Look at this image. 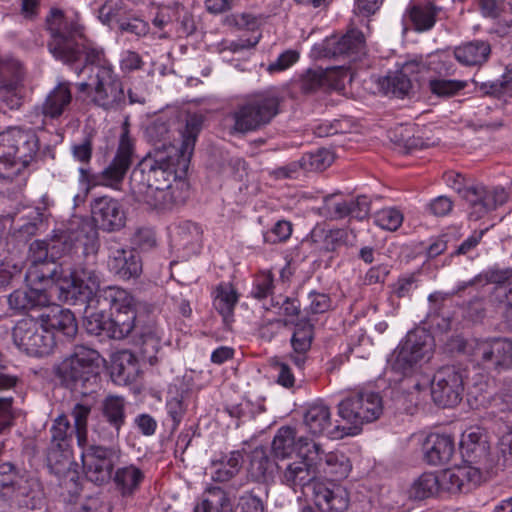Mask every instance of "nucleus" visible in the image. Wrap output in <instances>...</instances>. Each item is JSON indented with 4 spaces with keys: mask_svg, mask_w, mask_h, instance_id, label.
I'll list each match as a JSON object with an SVG mask.
<instances>
[{
    "mask_svg": "<svg viewBox=\"0 0 512 512\" xmlns=\"http://www.w3.org/2000/svg\"><path fill=\"white\" fill-rule=\"evenodd\" d=\"M50 34L48 49L58 60L74 64L84 55V65L75 71L79 75L84 70L90 73L91 83L76 85L79 92H87L91 103L106 111H117L126 104L123 84L114 72L103 48L84 43V26L77 16H66L57 8H52L46 18Z\"/></svg>",
    "mask_w": 512,
    "mask_h": 512,
    "instance_id": "nucleus-1",
    "label": "nucleus"
},
{
    "mask_svg": "<svg viewBox=\"0 0 512 512\" xmlns=\"http://www.w3.org/2000/svg\"><path fill=\"white\" fill-rule=\"evenodd\" d=\"M202 125V115H189L181 131L179 148L172 146L166 152L158 151L154 157L140 163L129 183L135 201L162 210L185 203L189 197V184L182 175L188 169Z\"/></svg>",
    "mask_w": 512,
    "mask_h": 512,
    "instance_id": "nucleus-2",
    "label": "nucleus"
},
{
    "mask_svg": "<svg viewBox=\"0 0 512 512\" xmlns=\"http://www.w3.org/2000/svg\"><path fill=\"white\" fill-rule=\"evenodd\" d=\"M99 248L98 233L87 219L73 218L65 229H59L50 243L34 241L30 246L32 261L26 272L30 285H49L60 280L59 265L48 260L66 254L95 256Z\"/></svg>",
    "mask_w": 512,
    "mask_h": 512,
    "instance_id": "nucleus-3",
    "label": "nucleus"
},
{
    "mask_svg": "<svg viewBox=\"0 0 512 512\" xmlns=\"http://www.w3.org/2000/svg\"><path fill=\"white\" fill-rule=\"evenodd\" d=\"M301 459L286 465L280 475L282 484L295 492L310 495L321 512H345L349 505L348 492L333 482L317 481V467L311 450H301Z\"/></svg>",
    "mask_w": 512,
    "mask_h": 512,
    "instance_id": "nucleus-4",
    "label": "nucleus"
},
{
    "mask_svg": "<svg viewBox=\"0 0 512 512\" xmlns=\"http://www.w3.org/2000/svg\"><path fill=\"white\" fill-rule=\"evenodd\" d=\"M100 274L92 264L78 266L71 272V281L67 287L60 286L65 291L66 299L74 305H86L93 308L94 302L103 307H108L111 312L124 311L138 307L135 298L125 289L110 286L99 295Z\"/></svg>",
    "mask_w": 512,
    "mask_h": 512,
    "instance_id": "nucleus-5",
    "label": "nucleus"
},
{
    "mask_svg": "<svg viewBox=\"0 0 512 512\" xmlns=\"http://www.w3.org/2000/svg\"><path fill=\"white\" fill-rule=\"evenodd\" d=\"M9 308L16 312L38 311V319L46 330L72 339L78 326L74 314L62 306L52 303L45 289H18L8 296Z\"/></svg>",
    "mask_w": 512,
    "mask_h": 512,
    "instance_id": "nucleus-6",
    "label": "nucleus"
},
{
    "mask_svg": "<svg viewBox=\"0 0 512 512\" xmlns=\"http://www.w3.org/2000/svg\"><path fill=\"white\" fill-rule=\"evenodd\" d=\"M39 150L32 129L10 127L0 133V179L12 181L34 159Z\"/></svg>",
    "mask_w": 512,
    "mask_h": 512,
    "instance_id": "nucleus-7",
    "label": "nucleus"
},
{
    "mask_svg": "<svg viewBox=\"0 0 512 512\" xmlns=\"http://www.w3.org/2000/svg\"><path fill=\"white\" fill-rule=\"evenodd\" d=\"M383 413V401L379 393L368 390L355 391L338 404V415L351 426L335 425L330 432L332 439H342L357 434L362 425L377 420Z\"/></svg>",
    "mask_w": 512,
    "mask_h": 512,
    "instance_id": "nucleus-8",
    "label": "nucleus"
},
{
    "mask_svg": "<svg viewBox=\"0 0 512 512\" xmlns=\"http://www.w3.org/2000/svg\"><path fill=\"white\" fill-rule=\"evenodd\" d=\"M99 353L85 346H76L71 356L55 370L61 385L72 392L87 395L97 385Z\"/></svg>",
    "mask_w": 512,
    "mask_h": 512,
    "instance_id": "nucleus-9",
    "label": "nucleus"
},
{
    "mask_svg": "<svg viewBox=\"0 0 512 512\" xmlns=\"http://www.w3.org/2000/svg\"><path fill=\"white\" fill-rule=\"evenodd\" d=\"M279 104V98L268 92L247 97L230 112L231 129L241 134L262 129L279 113Z\"/></svg>",
    "mask_w": 512,
    "mask_h": 512,
    "instance_id": "nucleus-10",
    "label": "nucleus"
},
{
    "mask_svg": "<svg viewBox=\"0 0 512 512\" xmlns=\"http://www.w3.org/2000/svg\"><path fill=\"white\" fill-rule=\"evenodd\" d=\"M433 351V338L424 329H417L407 333L405 339L394 351L391 367L396 373L404 377H412L423 360H429ZM413 388L417 391L422 386L419 380L411 378Z\"/></svg>",
    "mask_w": 512,
    "mask_h": 512,
    "instance_id": "nucleus-11",
    "label": "nucleus"
},
{
    "mask_svg": "<svg viewBox=\"0 0 512 512\" xmlns=\"http://www.w3.org/2000/svg\"><path fill=\"white\" fill-rule=\"evenodd\" d=\"M14 344L27 355L43 357L49 355L55 346V337L45 329L38 316L19 320L12 330Z\"/></svg>",
    "mask_w": 512,
    "mask_h": 512,
    "instance_id": "nucleus-12",
    "label": "nucleus"
},
{
    "mask_svg": "<svg viewBox=\"0 0 512 512\" xmlns=\"http://www.w3.org/2000/svg\"><path fill=\"white\" fill-rule=\"evenodd\" d=\"M120 455V450L113 446L89 445L84 448L81 458L86 478L97 485L108 483Z\"/></svg>",
    "mask_w": 512,
    "mask_h": 512,
    "instance_id": "nucleus-13",
    "label": "nucleus"
},
{
    "mask_svg": "<svg viewBox=\"0 0 512 512\" xmlns=\"http://www.w3.org/2000/svg\"><path fill=\"white\" fill-rule=\"evenodd\" d=\"M152 24L162 33L159 38L165 39L175 33L178 37H187L196 31V22L192 12L179 2L159 7Z\"/></svg>",
    "mask_w": 512,
    "mask_h": 512,
    "instance_id": "nucleus-14",
    "label": "nucleus"
},
{
    "mask_svg": "<svg viewBox=\"0 0 512 512\" xmlns=\"http://www.w3.org/2000/svg\"><path fill=\"white\" fill-rule=\"evenodd\" d=\"M475 360L488 370L501 373L512 368V340L492 337L472 345Z\"/></svg>",
    "mask_w": 512,
    "mask_h": 512,
    "instance_id": "nucleus-15",
    "label": "nucleus"
},
{
    "mask_svg": "<svg viewBox=\"0 0 512 512\" xmlns=\"http://www.w3.org/2000/svg\"><path fill=\"white\" fill-rule=\"evenodd\" d=\"M133 156L134 141L129 134V124L125 121L122 125V132L115 155L109 164L100 171L104 187L119 189L133 163Z\"/></svg>",
    "mask_w": 512,
    "mask_h": 512,
    "instance_id": "nucleus-16",
    "label": "nucleus"
},
{
    "mask_svg": "<svg viewBox=\"0 0 512 512\" xmlns=\"http://www.w3.org/2000/svg\"><path fill=\"white\" fill-rule=\"evenodd\" d=\"M464 392L463 372L455 366H445L439 369L431 382L433 401L442 407L456 406Z\"/></svg>",
    "mask_w": 512,
    "mask_h": 512,
    "instance_id": "nucleus-17",
    "label": "nucleus"
},
{
    "mask_svg": "<svg viewBox=\"0 0 512 512\" xmlns=\"http://www.w3.org/2000/svg\"><path fill=\"white\" fill-rule=\"evenodd\" d=\"M95 225L105 232L120 231L126 225L127 215L122 203L110 196H100L91 202Z\"/></svg>",
    "mask_w": 512,
    "mask_h": 512,
    "instance_id": "nucleus-18",
    "label": "nucleus"
},
{
    "mask_svg": "<svg viewBox=\"0 0 512 512\" xmlns=\"http://www.w3.org/2000/svg\"><path fill=\"white\" fill-rule=\"evenodd\" d=\"M463 199L470 206L469 217L473 220H479L488 212L503 205L508 199V193L502 187L488 188L477 184L472 185L469 191H466Z\"/></svg>",
    "mask_w": 512,
    "mask_h": 512,
    "instance_id": "nucleus-19",
    "label": "nucleus"
},
{
    "mask_svg": "<svg viewBox=\"0 0 512 512\" xmlns=\"http://www.w3.org/2000/svg\"><path fill=\"white\" fill-rule=\"evenodd\" d=\"M107 249V265L115 276L122 280H129L141 275L142 260L134 248L120 247L116 243H110Z\"/></svg>",
    "mask_w": 512,
    "mask_h": 512,
    "instance_id": "nucleus-20",
    "label": "nucleus"
},
{
    "mask_svg": "<svg viewBox=\"0 0 512 512\" xmlns=\"http://www.w3.org/2000/svg\"><path fill=\"white\" fill-rule=\"evenodd\" d=\"M22 79L23 69L19 61L0 58V97L10 109L21 106L17 90Z\"/></svg>",
    "mask_w": 512,
    "mask_h": 512,
    "instance_id": "nucleus-21",
    "label": "nucleus"
},
{
    "mask_svg": "<svg viewBox=\"0 0 512 512\" xmlns=\"http://www.w3.org/2000/svg\"><path fill=\"white\" fill-rule=\"evenodd\" d=\"M460 449L467 463L481 465V468L485 469L495 468V461L490 455L489 443L481 432L470 431L463 434Z\"/></svg>",
    "mask_w": 512,
    "mask_h": 512,
    "instance_id": "nucleus-22",
    "label": "nucleus"
},
{
    "mask_svg": "<svg viewBox=\"0 0 512 512\" xmlns=\"http://www.w3.org/2000/svg\"><path fill=\"white\" fill-rule=\"evenodd\" d=\"M421 64L417 61H408L402 67L388 73L385 77L379 79V89L385 95H391L397 98L408 96L412 89L411 75L420 72Z\"/></svg>",
    "mask_w": 512,
    "mask_h": 512,
    "instance_id": "nucleus-23",
    "label": "nucleus"
},
{
    "mask_svg": "<svg viewBox=\"0 0 512 512\" xmlns=\"http://www.w3.org/2000/svg\"><path fill=\"white\" fill-rule=\"evenodd\" d=\"M101 415L111 427V431L105 433L102 439L114 442L119 438L120 431L126 423V401L118 395H108L102 401Z\"/></svg>",
    "mask_w": 512,
    "mask_h": 512,
    "instance_id": "nucleus-24",
    "label": "nucleus"
},
{
    "mask_svg": "<svg viewBox=\"0 0 512 512\" xmlns=\"http://www.w3.org/2000/svg\"><path fill=\"white\" fill-rule=\"evenodd\" d=\"M314 443V441L306 437L296 438L295 429L283 426L275 434L271 448L275 458L285 459L295 452L301 456L302 448L303 450H311V445H314Z\"/></svg>",
    "mask_w": 512,
    "mask_h": 512,
    "instance_id": "nucleus-25",
    "label": "nucleus"
},
{
    "mask_svg": "<svg viewBox=\"0 0 512 512\" xmlns=\"http://www.w3.org/2000/svg\"><path fill=\"white\" fill-rule=\"evenodd\" d=\"M311 451L315 458L317 472L323 471L335 480H339L348 476L351 465L349 459L338 452L326 453L319 443L311 445Z\"/></svg>",
    "mask_w": 512,
    "mask_h": 512,
    "instance_id": "nucleus-26",
    "label": "nucleus"
},
{
    "mask_svg": "<svg viewBox=\"0 0 512 512\" xmlns=\"http://www.w3.org/2000/svg\"><path fill=\"white\" fill-rule=\"evenodd\" d=\"M72 102V93L68 82L59 83L46 96L41 107L35 109L36 116H42V124L45 119H58L69 108Z\"/></svg>",
    "mask_w": 512,
    "mask_h": 512,
    "instance_id": "nucleus-27",
    "label": "nucleus"
},
{
    "mask_svg": "<svg viewBox=\"0 0 512 512\" xmlns=\"http://www.w3.org/2000/svg\"><path fill=\"white\" fill-rule=\"evenodd\" d=\"M424 450L429 464L445 465L451 460L455 445L449 435L430 434L424 442Z\"/></svg>",
    "mask_w": 512,
    "mask_h": 512,
    "instance_id": "nucleus-28",
    "label": "nucleus"
},
{
    "mask_svg": "<svg viewBox=\"0 0 512 512\" xmlns=\"http://www.w3.org/2000/svg\"><path fill=\"white\" fill-rule=\"evenodd\" d=\"M144 478V472L139 467L131 464L117 468L111 480L121 497L131 498L140 489Z\"/></svg>",
    "mask_w": 512,
    "mask_h": 512,
    "instance_id": "nucleus-29",
    "label": "nucleus"
},
{
    "mask_svg": "<svg viewBox=\"0 0 512 512\" xmlns=\"http://www.w3.org/2000/svg\"><path fill=\"white\" fill-rule=\"evenodd\" d=\"M491 54L489 42L473 40L454 49V56L458 62L465 66H480L487 62Z\"/></svg>",
    "mask_w": 512,
    "mask_h": 512,
    "instance_id": "nucleus-30",
    "label": "nucleus"
},
{
    "mask_svg": "<svg viewBox=\"0 0 512 512\" xmlns=\"http://www.w3.org/2000/svg\"><path fill=\"white\" fill-rule=\"evenodd\" d=\"M304 424L311 434H326L330 439H332L330 432L335 428V426H332L329 407L323 403H314L308 407L304 414Z\"/></svg>",
    "mask_w": 512,
    "mask_h": 512,
    "instance_id": "nucleus-31",
    "label": "nucleus"
},
{
    "mask_svg": "<svg viewBox=\"0 0 512 512\" xmlns=\"http://www.w3.org/2000/svg\"><path fill=\"white\" fill-rule=\"evenodd\" d=\"M73 460L71 448L52 447L47 452V467L57 478L74 480L76 471L72 469Z\"/></svg>",
    "mask_w": 512,
    "mask_h": 512,
    "instance_id": "nucleus-32",
    "label": "nucleus"
},
{
    "mask_svg": "<svg viewBox=\"0 0 512 512\" xmlns=\"http://www.w3.org/2000/svg\"><path fill=\"white\" fill-rule=\"evenodd\" d=\"M347 72L342 69H308L301 77V89L305 93H311L324 86H336L334 83L336 77H345Z\"/></svg>",
    "mask_w": 512,
    "mask_h": 512,
    "instance_id": "nucleus-33",
    "label": "nucleus"
},
{
    "mask_svg": "<svg viewBox=\"0 0 512 512\" xmlns=\"http://www.w3.org/2000/svg\"><path fill=\"white\" fill-rule=\"evenodd\" d=\"M139 344L143 360L151 365L156 364L157 354L161 348V335L155 322L150 321L140 327Z\"/></svg>",
    "mask_w": 512,
    "mask_h": 512,
    "instance_id": "nucleus-34",
    "label": "nucleus"
},
{
    "mask_svg": "<svg viewBox=\"0 0 512 512\" xmlns=\"http://www.w3.org/2000/svg\"><path fill=\"white\" fill-rule=\"evenodd\" d=\"M243 463V454L241 451H231L212 462L211 477L215 482H227L235 477Z\"/></svg>",
    "mask_w": 512,
    "mask_h": 512,
    "instance_id": "nucleus-35",
    "label": "nucleus"
},
{
    "mask_svg": "<svg viewBox=\"0 0 512 512\" xmlns=\"http://www.w3.org/2000/svg\"><path fill=\"white\" fill-rule=\"evenodd\" d=\"M138 307L124 311L111 312L107 336L113 339L127 337L135 328Z\"/></svg>",
    "mask_w": 512,
    "mask_h": 512,
    "instance_id": "nucleus-36",
    "label": "nucleus"
},
{
    "mask_svg": "<svg viewBox=\"0 0 512 512\" xmlns=\"http://www.w3.org/2000/svg\"><path fill=\"white\" fill-rule=\"evenodd\" d=\"M12 494L16 497L29 498V501H25V505L35 509L42 499V484L37 477L23 471Z\"/></svg>",
    "mask_w": 512,
    "mask_h": 512,
    "instance_id": "nucleus-37",
    "label": "nucleus"
},
{
    "mask_svg": "<svg viewBox=\"0 0 512 512\" xmlns=\"http://www.w3.org/2000/svg\"><path fill=\"white\" fill-rule=\"evenodd\" d=\"M407 12L414 29L418 32H425L433 28L442 8L428 2L425 5H413Z\"/></svg>",
    "mask_w": 512,
    "mask_h": 512,
    "instance_id": "nucleus-38",
    "label": "nucleus"
},
{
    "mask_svg": "<svg viewBox=\"0 0 512 512\" xmlns=\"http://www.w3.org/2000/svg\"><path fill=\"white\" fill-rule=\"evenodd\" d=\"M194 512H231V503L222 488L211 486L203 493L202 500L195 506Z\"/></svg>",
    "mask_w": 512,
    "mask_h": 512,
    "instance_id": "nucleus-39",
    "label": "nucleus"
},
{
    "mask_svg": "<svg viewBox=\"0 0 512 512\" xmlns=\"http://www.w3.org/2000/svg\"><path fill=\"white\" fill-rule=\"evenodd\" d=\"M237 302L238 295L231 286H219L217 288V295L214 298L213 305L223 317L226 325L233 322V312Z\"/></svg>",
    "mask_w": 512,
    "mask_h": 512,
    "instance_id": "nucleus-40",
    "label": "nucleus"
},
{
    "mask_svg": "<svg viewBox=\"0 0 512 512\" xmlns=\"http://www.w3.org/2000/svg\"><path fill=\"white\" fill-rule=\"evenodd\" d=\"M439 490L438 476L434 473H423L412 483L409 497L424 500L435 496Z\"/></svg>",
    "mask_w": 512,
    "mask_h": 512,
    "instance_id": "nucleus-41",
    "label": "nucleus"
},
{
    "mask_svg": "<svg viewBox=\"0 0 512 512\" xmlns=\"http://www.w3.org/2000/svg\"><path fill=\"white\" fill-rule=\"evenodd\" d=\"M113 369L120 381L125 383L134 382L140 373L137 358L131 352L124 351L120 354Z\"/></svg>",
    "mask_w": 512,
    "mask_h": 512,
    "instance_id": "nucleus-42",
    "label": "nucleus"
},
{
    "mask_svg": "<svg viewBox=\"0 0 512 512\" xmlns=\"http://www.w3.org/2000/svg\"><path fill=\"white\" fill-rule=\"evenodd\" d=\"M116 27L120 35H132L136 39L145 37L150 31L148 21L132 12H128L124 18L120 19Z\"/></svg>",
    "mask_w": 512,
    "mask_h": 512,
    "instance_id": "nucleus-43",
    "label": "nucleus"
},
{
    "mask_svg": "<svg viewBox=\"0 0 512 512\" xmlns=\"http://www.w3.org/2000/svg\"><path fill=\"white\" fill-rule=\"evenodd\" d=\"M74 428L65 415H59L50 428L51 444L52 447H67L71 448L72 434Z\"/></svg>",
    "mask_w": 512,
    "mask_h": 512,
    "instance_id": "nucleus-44",
    "label": "nucleus"
},
{
    "mask_svg": "<svg viewBox=\"0 0 512 512\" xmlns=\"http://www.w3.org/2000/svg\"><path fill=\"white\" fill-rule=\"evenodd\" d=\"M481 397V406L491 409V413H498L512 410V388H503L500 392H494L492 395Z\"/></svg>",
    "mask_w": 512,
    "mask_h": 512,
    "instance_id": "nucleus-45",
    "label": "nucleus"
},
{
    "mask_svg": "<svg viewBox=\"0 0 512 512\" xmlns=\"http://www.w3.org/2000/svg\"><path fill=\"white\" fill-rule=\"evenodd\" d=\"M91 408L92 406L88 403L78 402L74 405L71 412L74 419L77 442L80 447H84L87 444V421Z\"/></svg>",
    "mask_w": 512,
    "mask_h": 512,
    "instance_id": "nucleus-46",
    "label": "nucleus"
},
{
    "mask_svg": "<svg viewBox=\"0 0 512 512\" xmlns=\"http://www.w3.org/2000/svg\"><path fill=\"white\" fill-rule=\"evenodd\" d=\"M270 466V459L265 451L262 448H256L250 455L248 475L253 481H265Z\"/></svg>",
    "mask_w": 512,
    "mask_h": 512,
    "instance_id": "nucleus-47",
    "label": "nucleus"
},
{
    "mask_svg": "<svg viewBox=\"0 0 512 512\" xmlns=\"http://www.w3.org/2000/svg\"><path fill=\"white\" fill-rule=\"evenodd\" d=\"M313 339V325L308 321H300L295 326L291 338V346L296 353L306 354Z\"/></svg>",
    "mask_w": 512,
    "mask_h": 512,
    "instance_id": "nucleus-48",
    "label": "nucleus"
},
{
    "mask_svg": "<svg viewBox=\"0 0 512 512\" xmlns=\"http://www.w3.org/2000/svg\"><path fill=\"white\" fill-rule=\"evenodd\" d=\"M467 86L466 81L445 78H432L429 80V89L438 97H452Z\"/></svg>",
    "mask_w": 512,
    "mask_h": 512,
    "instance_id": "nucleus-49",
    "label": "nucleus"
},
{
    "mask_svg": "<svg viewBox=\"0 0 512 512\" xmlns=\"http://www.w3.org/2000/svg\"><path fill=\"white\" fill-rule=\"evenodd\" d=\"M374 223L382 229L396 231L403 223V213L395 207H387L377 211Z\"/></svg>",
    "mask_w": 512,
    "mask_h": 512,
    "instance_id": "nucleus-50",
    "label": "nucleus"
},
{
    "mask_svg": "<svg viewBox=\"0 0 512 512\" xmlns=\"http://www.w3.org/2000/svg\"><path fill=\"white\" fill-rule=\"evenodd\" d=\"M128 13L122 0H107L99 9V19L103 24L117 26L119 20Z\"/></svg>",
    "mask_w": 512,
    "mask_h": 512,
    "instance_id": "nucleus-51",
    "label": "nucleus"
},
{
    "mask_svg": "<svg viewBox=\"0 0 512 512\" xmlns=\"http://www.w3.org/2000/svg\"><path fill=\"white\" fill-rule=\"evenodd\" d=\"M186 397L183 393L177 394L166 402L168 419L171 421V431L177 430L187 411Z\"/></svg>",
    "mask_w": 512,
    "mask_h": 512,
    "instance_id": "nucleus-52",
    "label": "nucleus"
},
{
    "mask_svg": "<svg viewBox=\"0 0 512 512\" xmlns=\"http://www.w3.org/2000/svg\"><path fill=\"white\" fill-rule=\"evenodd\" d=\"M462 317L473 323H481L486 317L485 297L474 296L461 307Z\"/></svg>",
    "mask_w": 512,
    "mask_h": 512,
    "instance_id": "nucleus-53",
    "label": "nucleus"
},
{
    "mask_svg": "<svg viewBox=\"0 0 512 512\" xmlns=\"http://www.w3.org/2000/svg\"><path fill=\"white\" fill-rule=\"evenodd\" d=\"M461 470L459 467L446 469L438 476L439 488L450 493L461 492L464 489Z\"/></svg>",
    "mask_w": 512,
    "mask_h": 512,
    "instance_id": "nucleus-54",
    "label": "nucleus"
},
{
    "mask_svg": "<svg viewBox=\"0 0 512 512\" xmlns=\"http://www.w3.org/2000/svg\"><path fill=\"white\" fill-rule=\"evenodd\" d=\"M340 37L345 57L358 55L363 51L365 40L361 31L351 30Z\"/></svg>",
    "mask_w": 512,
    "mask_h": 512,
    "instance_id": "nucleus-55",
    "label": "nucleus"
},
{
    "mask_svg": "<svg viewBox=\"0 0 512 512\" xmlns=\"http://www.w3.org/2000/svg\"><path fill=\"white\" fill-rule=\"evenodd\" d=\"M85 307H87L85 305ZM89 308H86V316L84 318V327L86 331L91 335H101L105 333L107 335V328L109 326V318L102 312H90Z\"/></svg>",
    "mask_w": 512,
    "mask_h": 512,
    "instance_id": "nucleus-56",
    "label": "nucleus"
},
{
    "mask_svg": "<svg viewBox=\"0 0 512 512\" xmlns=\"http://www.w3.org/2000/svg\"><path fill=\"white\" fill-rule=\"evenodd\" d=\"M21 473L9 462L0 464V490L12 494Z\"/></svg>",
    "mask_w": 512,
    "mask_h": 512,
    "instance_id": "nucleus-57",
    "label": "nucleus"
},
{
    "mask_svg": "<svg viewBox=\"0 0 512 512\" xmlns=\"http://www.w3.org/2000/svg\"><path fill=\"white\" fill-rule=\"evenodd\" d=\"M131 244L135 250L147 251L152 249L156 245L154 231L147 227L137 228L131 237Z\"/></svg>",
    "mask_w": 512,
    "mask_h": 512,
    "instance_id": "nucleus-58",
    "label": "nucleus"
},
{
    "mask_svg": "<svg viewBox=\"0 0 512 512\" xmlns=\"http://www.w3.org/2000/svg\"><path fill=\"white\" fill-rule=\"evenodd\" d=\"M274 289V279L271 272H261L255 279L252 289V296L257 299H263L272 294Z\"/></svg>",
    "mask_w": 512,
    "mask_h": 512,
    "instance_id": "nucleus-59",
    "label": "nucleus"
},
{
    "mask_svg": "<svg viewBox=\"0 0 512 512\" xmlns=\"http://www.w3.org/2000/svg\"><path fill=\"white\" fill-rule=\"evenodd\" d=\"M93 141L91 136H86L77 143L71 145V154L75 161L81 164H89L92 159Z\"/></svg>",
    "mask_w": 512,
    "mask_h": 512,
    "instance_id": "nucleus-60",
    "label": "nucleus"
},
{
    "mask_svg": "<svg viewBox=\"0 0 512 512\" xmlns=\"http://www.w3.org/2000/svg\"><path fill=\"white\" fill-rule=\"evenodd\" d=\"M263 500L253 491L244 492L238 499L236 512H264Z\"/></svg>",
    "mask_w": 512,
    "mask_h": 512,
    "instance_id": "nucleus-61",
    "label": "nucleus"
},
{
    "mask_svg": "<svg viewBox=\"0 0 512 512\" xmlns=\"http://www.w3.org/2000/svg\"><path fill=\"white\" fill-rule=\"evenodd\" d=\"M309 304L304 307L307 314H322L331 307V299L325 293L312 291L308 295Z\"/></svg>",
    "mask_w": 512,
    "mask_h": 512,
    "instance_id": "nucleus-62",
    "label": "nucleus"
},
{
    "mask_svg": "<svg viewBox=\"0 0 512 512\" xmlns=\"http://www.w3.org/2000/svg\"><path fill=\"white\" fill-rule=\"evenodd\" d=\"M141 55L133 50H125L121 53L119 67L123 74L141 70L144 66Z\"/></svg>",
    "mask_w": 512,
    "mask_h": 512,
    "instance_id": "nucleus-63",
    "label": "nucleus"
},
{
    "mask_svg": "<svg viewBox=\"0 0 512 512\" xmlns=\"http://www.w3.org/2000/svg\"><path fill=\"white\" fill-rule=\"evenodd\" d=\"M292 233V225L285 220H279L272 229L264 234V241L267 243H278L286 241Z\"/></svg>",
    "mask_w": 512,
    "mask_h": 512,
    "instance_id": "nucleus-64",
    "label": "nucleus"
}]
</instances>
